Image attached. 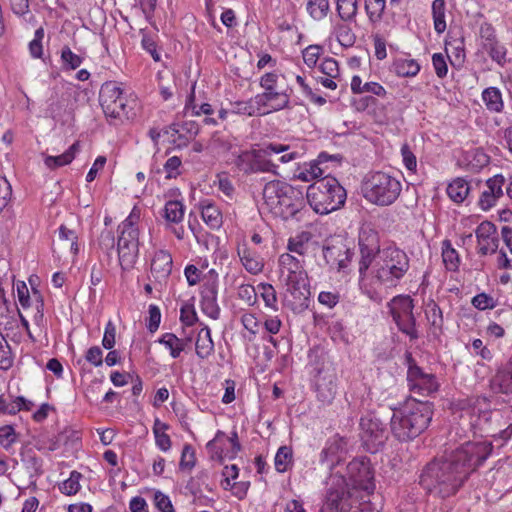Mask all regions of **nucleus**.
<instances>
[{"label":"nucleus","mask_w":512,"mask_h":512,"mask_svg":"<svg viewBox=\"0 0 512 512\" xmlns=\"http://www.w3.org/2000/svg\"><path fill=\"white\" fill-rule=\"evenodd\" d=\"M478 252L481 255L493 254L497 251L499 239L496 226L490 221H483L475 231Z\"/></svg>","instance_id":"a211bd4d"},{"label":"nucleus","mask_w":512,"mask_h":512,"mask_svg":"<svg viewBox=\"0 0 512 512\" xmlns=\"http://www.w3.org/2000/svg\"><path fill=\"white\" fill-rule=\"evenodd\" d=\"M505 182V178L501 174H497L486 181L487 189L482 192L479 199V206L482 210H489L503 196Z\"/></svg>","instance_id":"aec40b11"},{"label":"nucleus","mask_w":512,"mask_h":512,"mask_svg":"<svg viewBox=\"0 0 512 512\" xmlns=\"http://www.w3.org/2000/svg\"><path fill=\"white\" fill-rule=\"evenodd\" d=\"M479 37L481 47L486 45V43H491L499 40L495 28L489 22L481 23L479 27Z\"/></svg>","instance_id":"864d4df0"},{"label":"nucleus","mask_w":512,"mask_h":512,"mask_svg":"<svg viewBox=\"0 0 512 512\" xmlns=\"http://www.w3.org/2000/svg\"><path fill=\"white\" fill-rule=\"evenodd\" d=\"M292 460V450L287 446L278 449L275 456V468L278 472H285Z\"/></svg>","instance_id":"de8ad7c7"},{"label":"nucleus","mask_w":512,"mask_h":512,"mask_svg":"<svg viewBox=\"0 0 512 512\" xmlns=\"http://www.w3.org/2000/svg\"><path fill=\"white\" fill-rule=\"evenodd\" d=\"M393 67L396 74L402 77L415 76L420 70V65L414 59H397Z\"/></svg>","instance_id":"4c0bfd02"},{"label":"nucleus","mask_w":512,"mask_h":512,"mask_svg":"<svg viewBox=\"0 0 512 512\" xmlns=\"http://www.w3.org/2000/svg\"><path fill=\"white\" fill-rule=\"evenodd\" d=\"M290 150L289 145L280 143H269L260 149H255V158L253 164V173L255 172H272L276 173V165L266 157L272 154H279Z\"/></svg>","instance_id":"2eb2a0df"},{"label":"nucleus","mask_w":512,"mask_h":512,"mask_svg":"<svg viewBox=\"0 0 512 512\" xmlns=\"http://www.w3.org/2000/svg\"><path fill=\"white\" fill-rule=\"evenodd\" d=\"M82 475L77 471H72L68 479L59 486L60 491L68 496L75 495L80 489V479Z\"/></svg>","instance_id":"c03bdc74"},{"label":"nucleus","mask_w":512,"mask_h":512,"mask_svg":"<svg viewBox=\"0 0 512 512\" xmlns=\"http://www.w3.org/2000/svg\"><path fill=\"white\" fill-rule=\"evenodd\" d=\"M407 254L395 246L382 249L375 265V277L387 287H394L409 270Z\"/></svg>","instance_id":"423d86ee"},{"label":"nucleus","mask_w":512,"mask_h":512,"mask_svg":"<svg viewBox=\"0 0 512 512\" xmlns=\"http://www.w3.org/2000/svg\"><path fill=\"white\" fill-rule=\"evenodd\" d=\"M98 245L107 253V255H109L115 247V237L113 232L111 230L104 229L98 238Z\"/></svg>","instance_id":"bf43d9fd"},{"label":"nucleus","mask_w":512,"mask_h":512,"mask_svg":"<svg viewBox=\"0 0 512 512\" xmlns=\"http://www.w3.org/2000/svg\"><path fill=\"white\" fill-rule=\"evenodd\" d=\"M482 100L486 108L495 113H500L504 109V102L501 91L496 87H488L482 92Z\"/></svg>","instance_id":"a878e982"},{"label":"nucleus","mask_w":512,"mask_h":512,"mask_svg":"<svg viewBox=\"0 0 512 512\" xmlns=\"http://www.w3.org/2000/svg\"><path fill=\"white\" fill-rule=\"evenodd\" d=\"M79 148L80 144L76 141L63 154L58 156H47L44 159V163L50 169H56L58 167L68 165L74 160Z\"/></svg>","instance_id":"393cba45"},{"label":"nucleus","mask_w":512,"mask_h":512,"mask_svg":"<svg viewBox=\"0 0 512 512\" xmlns=\"http://www.w3.org/2000/svg\"><path fill=\"white\" fill-rule=\"evenodd\" d=\"M235 109L236 113L248 116L263 115L261 107L255 102V97L246 102L235 103Z\"/></svg>","instance_id":"3c124183"},{"label":"nucleus","mask_w":512,"mask_h":512,"mask_svg":"<svg viewBox=\"0 0 512 512\" xmlns=\"http://www.w3.org/2000/svg\"><path fill=\"white\" fill-rule=\"evenodd\" d=\"M162 345L169 350L172 358H178L184 350V342L172 333L162 335Z\"/></svg>","instance_id":"ea45409f"},{"label":"nucleus","mask_w":512,"mask_h":512,"mask_svg":"<svg viewBox=\"0 0 512 512\" xmlns=\"http://www.w3.org/2000/svg\"><path fill=\"white\" fill-rule=\"evenodd\" d=\"M432 63L439 78H444L447 75L448 67L445 57L441 53H435L432 56Z\"/></svg>","instance_id":"774afa93"},{"label":"nucleus","mask_w":512,"mask_h":512,"mask_svg":"<svg viewBox=\"0 0 512 512\" xmlns=\"http://www.w3.org/2000/svg\"><path fill=\"white\" fill-rule=\"evenodd\" d=\"M401 190L400 181L384 172H375L367 176L362 183L364 198L378 206L393 204Z\"/></svg>","instance_id":"39448f33"},{"label":"nucleus","mask_w":512,"mask_h":512,"mask_svg":"<svg viewBox=\"0 0 512 512\" xmlns=\"http://www.w3.org/2000/svg\"><path fill=\"white\" fill-rule=\"evenodd\" d=\"M99 101L106 117L113 120L129 118L128 101L115 82H106L102 85Z\"/></svg>","instance_id":"9d476101"},{"label":"nucleus","mask_w":512,"mask_h":512,"mask_svg":"<svg viewBox=\"0 0 512 512\" xmlns=\"http://www.w3.org/2000/svg\"><path fill=\"white\" fill-rule=\"evenodd\" d=\"M255 158V149L251 151H244L235 160V165L240 171L249 174L253 173V164Z\"/></svg>","instance_id":"09e8293b"},{"label":"nucleus","mask_w":512,"mask_h":512,"mask_svg":"<svg viewBox=\"0 0 512 512\" xmlns=\"http://www.w3.org/2000/svg\"><path fill=\"white\" fill-rule=\"evenodd\" d=\"M33 303L35 304V313L33 315L34 324L40 331L46 332V320L44 317V299L37 288H33Z\"/></svg>","instance_id":"f704fd0d"},{"label":"nucleus","mask_w":512,"mask_h":512,"mask_svg":"<svg viewBox=\"0 0 512 512\" xmlns=\"http://www.w3.org/2000/svg\"><path fill=\"white\" fill-rule=\"evenodd\" d=\"M481 48L500 67H504L510 61L508 59V49L500 40L486 43Z\"/></svg>","instance_id":"b1692460"},{"label":"nucleus","mask_w":512,"mask_h":512,"mask_svg":"<svg viewBox=\"0 0 512 512\" xmlns=\"http://www.w3.org/2000/svg\"><path fill=\"white\" fill-rule=\"evenodd\" d=\"M279 265L282 270L288 273L296 272L302 269L300 261L289 253H283L279 257Z\"/></svg>","instance_id":"6e6d98bb"},{"label":"nucleus","mask_w":512,"mask_h":512,"mask_svg":"<svg viewBox=\"0 0 512 512\" xmlns=\"http://www.w3.org/2000/svg\"><path fill=\"white\" fill-rule=\"evenodd\" d=\"M142 48L151 55L154 61H160V54L158 52V35L149 33H143L141 39Z\"/></svg>","instance_id":"37998d69"},{"label":"nucleus","mask_w":512,"mask_h":512,"mask_svg":"<svg viewBox=\"0 0 512 512\" xmlns=\"http://www.w3.org/2000/svg\"><path fill=\"white\" fill-rule=\"evenodd\" d=\"M17 440V434L10 425L0 427V444L3 448L9 449Z\"/></svg>","instance_id":"13d9d810"},{"label":"nucleus","mask_w":512,"mask_h":512,"mask_svg":"<svg viewBox=\"0 0 512 512\" xmlns=\"http://www.w3.org/2000/svg\"><path fill=\"white\" fill-rule=\"evenodd\" d=\"M338 16L343 22H353L358 13V0H335Z\"/></svg>","instance_id":"bb28decb"},{"label":"nucleus","mask_w":512,"mask_h":512,"mask_svg":"<svg viewBox=\"0 0 512 512\" xmlns=\"http://www.w3.org/2000/svg\"><path fill=\"white\" fill-rule=\"evenodd\" d=\"M163 135L165 136L164 141L173 145L175 148L180 149L186 147L189 143V137L181 131L179 124H172L165 130Z\"/></svg>","instance_id":"7c9ffc66"},{"label":"nucleus","mask_w":512,"mask_h":512,"mask_svg":"<svg viewBox=\"0 0 512 512\" xmlns=\"http://www.w3.org/2000/svg\"><path fill=\"white\" fill-rule=\"evenodd\" d=\"M307 241L308 237L304 233L294 238H290L288 241L287 249L290 252L303 255L305 253V245Z\"/></svg>","instance_id":"680f3d73"},{"label":"nucleus","mask_w":512,"mask_h":512,"mask_svg":"<svg viewBox=\"0 0 512 512\" xmlns=\"http://www.w3.org/2000/svg\"><path fill=\"white\" fill-rule=\"evenodd\" d=\"M433 410L428 402L409 401L393 412L391 432L400 441H409L423 433L432 420Z\"/></svg>","instance_id":"f03ea898"},{"label":"nucleus","mask_w":512,"mask_h":512,"mask_svg":"<svg viewBox=\"0 0 512 512\" xmlns=\"http://www.w3.org/2000/svg\"><path fill=\"white\" fill-rule=\"evenodd\" d=\"M358 245L361 256L359 273L364 276L376 257L381 255L379 233L369 225L363 226L359 232Z\"/></svg>","instance_id":"9b49d317"},{"label":"nucleus","mask_w":512,"mask_h":512,"mask_svg":"<svg viewBox=\"0 0 512 512\" xmlns=\"http://www.w3.org/2000/svg\"><path fill=\"white\" fill-rule=\"evenodd\" d=\"M306 9L312 19L320 21L330 10L329 0H308Z\"/></svg>","instance_id":"58836bf2"},{"label":"nucleus","mask_w":512,"mask_h":512,"mask_svg":"<svg viewBox=\"0 0 512 512\" xmlns=\"http://www.w3.org/2000/svg\"><path fill=\"white\" fill-rule=\"evenodd\" d=\"M214 351V343L210 337V330L203 328L196 342V354L201 359L208 358Z\"/></svg>","instance_id":"c85d7f7f"},{"label":"nucleus","mask_w":512,"mask_h":512,"mask_svg":"<svg viewBox=\"0 0 512 512\" xmlns=\"http://www.w3.org/2000/svg\"><path fill=\"white\" fill-rule=\"evenodd\" d=\"M201 216L203 221L212 229L219 228L222 224L221 212L214 204H203Z\"/></svg>","instance_id":"72a5a7b5"},{"label":"nucleus","mask_w":512,"mask_h":512,"mask_svg":"<svg viewBox=\"0 0 512 512\" xmlns=\"http://www.w3.org/2000/svg\"><path fill=\"white\" fill-rule=\"evenodd\" d=\"M263 200L269 212L282 220L295 217L305 206L301 191L279 180L266 183Z\"/></svg>","instance_id":"7ed1b4c3"},{"label":"nucleus","mask_w":512,"mask_h":512,"mask_svg":"<svg viewBox=\"0 0 512 512\" xmlns=\"http://www.w3.org/2000/svg\"><path fill=\"white\" fill-rule=\"evenodd\" d=\"M60 58L64 70H75L80 67L83 62V58L75 54L69 46L62 48Z\"/></svg>","instance_id":"a19ab883"},{"label":"nucleus","mask_w":512,"mask_h":512,"mask_svg":"<svg viewBox=\"0 0 512 512\" xmlns=\"http://www.w3.org/2000/svg\"><path fill=\"white\" fill-rule=\"evenodd\" d=\"M44 38V29L39 27L34 34V39L29 43V52L33 58H41L43 54L42 40Z\"/></svg>","instance_id":"5fc2aeb1"},{"label":"nucleus","mask_w":512,"mask_h":512,"mask_svg":"<svg viewBox=\"0 0 512 512\" xmlns=\"http://www.w3.org/2000/svg\"><path fill=\"white\" fill-rule=\"evenodd\" d=\"M360 438L366 451L379 452L388 439L387 424L376 413H368L360 419Z\"/></svg>","instance_id":"6e6552de"},{"label":"nucleus","mask_w":512,"mask_h":512,"mask_svg":"<svg viewBox=\"0 0 512 512\" xmlns=\"http://www.w3.org/2000/svg\"><path fill=\"white\" fill-rule=\"evenodd\" d=\"M182 160L178 156L170 157L164 164L163 169L166 179H175L181 174Z\"/></svg>","instance_id":"8fccbe9b"},{"label":"nucleus","mask_w":512,"mask_h":512,"mask_svg":"<svg viewBox=\"0 0 512 512\" xmlns=\"http://www.w3.org/2000/svg\"><path fill=\"white\" fill-rule=\"evenodd\" d=\"M442 258L447 270L456 271L458 269L460 258L449 240L442 242Z\"/></svg>","instance_id":"e433bc0d"},{"label":"nucleus","mask_w":512,"mask_h":512,"mask_svg":"<svg viewBox=\"0 0 512 512\" xmlns=\"http://www.w3.org/2000/svg\"><path fill=\"white\" fill-rule=\"evenodd\" d=\"M390 314L400 332L407 335L410 340L419 338L416 328V318L413 313L414 303L409 295H398L388 303Z\"/></svg>","instance_id":"1a4fd4ad"},{"label":"nucleus","mask_w":512,"mask_h":512,"mask_svg":"<svg viewBox=\"0 0 512 512\" xmlns=\"http://www.w3.org/2000/svg\"><path fill=\"white\" fill-rule=\"evenodd\" d=\"M116 327L112 321H108L105 326L102 345L105 349H112L115 345Z\"/></svg>","instance_id":"0e129e2a"},{"label":"nucleus","mask_w":512,"mask_h":512,"mask_svg":"<svg viewBox=\"0 0 512 512\" xmlns=\"http://www.w3.org/2000/svg\"><path fill=\"white\" fill-rule=\"evenodd\" d=\"M241 262L245 269L251 274H258L263 269V263L247 249H243L242 253L239 251Z\"/></svg>","instance_id":"79ce46f5"},{"label":"nucleus","mask_w":512,"mask_h":512,"mask_svg":"<svg viewBox=\"0 0 512 512\" xmlns=\"http://www.w3.org/2000/svg\"><path fill=\"white\" fill-rule=\"evenodd\" d=\"M258 288L265 305L272 310L277 311V294L274 287L268 283H261L258 285Z\"/></svg>","instance_id":"a18cd8bd"},{"label":"nucleus","mask_w":512,"mask_h":512,"mask_svg":"<svg viewBox=\"0 0 512 512\" xmlns=\"http://www.w3.org/2000/svg\"><path fill=\"white\" fill-rule=\"evenodd\" d=\"M200 307L202 312L213 320L220 317V307L217 303L218 284L216 279L206 281L201 289Z\"/></svg>","instance_id":"f3484780"},{"label":"nucleus","mask_w":512,"mask_h":512,"mask_svg":"<svg viewBox=\"0 0 512 512\" xmlns=\"http://www.w3.org/2000/svg\"><path fill=\"white\" fill-rule=\"evenodd\" d=\"M279 75L275 72L265 73L260 78V86L263 88V92L275 91L277 90Z\"/></svg>","instance_id":"69168bd1"},{"label":"nucleus","mask_w":512,"mask_h":512,"mask_svg":"<svg viewBox=\"0 0 512 512\" xmlns=\"http://www.w3.org/2000/svg\"><path fill=\"white\" fill-rule=\"evenodd\" d=\"M445 11V0H434L432 2V17L434 22V30L436 31L437 34H442L446 30Z\"/></svg>","instance_id":"473e14b6"},{"label":"nucleus","mask_w":512,"mask_h":512,"mask_svg":"<svg viewBox=\"0 0 512 512\" xmlns=\"http://www.w3.org/2000/svg\"><path fill=\"white\" fill-rule=\"evenodd\" d=\"M347 441L335 436L329 440L327 446L320 454V462L327 468L332 469L341 460V454L346 451Z\"/></svg>","instance_id":"412c9836"},{"label":"nucleus","mask_w":512,"mask_h":512,"mask_svg":"<svg viewBox=\"0 0 512 512\" xmlns=\"http://www.w3.org/2000/svg\"><path fill=\"white\" fill-rule=\"evenodd\" d=\"M364 8L369 22L372 24L379 23L383 19L386 0H365Z\"/></svg>","instance_id":"2f4dec72"},{"label":"nucleus","mask_w":512,"mask_h":512,"mask_svg":"<svg viewBox=\"0 0 512 512\" xmlns=\"http://www.w3.org/2000/svg\"><path fill=\"white\" fill-rule=\"evenodd\" d=\"M12 365L13 356L11 348L3 334L0 332V369L8 370Z\"/></svg>","instance_id":"49530a36"},{"label":"nucleus","mask_w":512,"mask_h":512,"mask_svg":"<svg viewBox=\"0 0 512 512\" xmlns=\"http://www.w3.org/2000/svg\"><path fill=\"white\" fill-rule=\"evenodd\" d=\"M138 220L139 212H136V208H134L118 227L117 253L119 264L123 270L131 269L138 257L139 231L136 226Z\"/></svg>","instance_id":"0eeeda50"},{"label":"nucleus","mask_w":512,"mask_h":512,"mask_svg":"<svg viewBox=\"0 0 512 512\" xmlns=\"http://www.w3.org/2000/svg\"><path fill=\"white\" fill-rule=\"evenodd\" d=\"M160 325V309L157 305L149 306V317L146 319V327L150 333H155Z\"/></svg>","instance_id":"052dcab7"},{"label":"nucleus","mask_w":512,"mask_h":512,"mask_svg":"<svg viewBox=\"0 0 512 512\" xmlns=\"http://www.w3.org/2000/svg\"><path fill=\"white\" fill-rule=\"evenodd\" d=\"M347 474L356 488L364 491L374 489V473L366 459H353L347 465Z\"/></svg>","instance_id":"ddd939ff"},{"label":"nucleus","mask_w":512,"mask_h":512,"mask_svg":"<svg viewBox=\"0 0 512 512\" xmlns=\"http://www.w3.org/2000/svg\"><path fill=\"white\" fill-rule=\"evenodd\" d=\"M320 69L323 74L330 78H336L339 75L338 62L333 58H326L322 61Z\"/></svg>","instance_id":"338daca9"},{"label":"nucleus","mask_w":512,"mask_h":512,"mask_svg":"<svg viewBox=\"0 0 512 512\" xmlns=\"http://www.w3.org/2000/svg\"><path fill=\"white\" fill-rule=\"evenodd\" d=\"M255 102L261 107L263 115L289 108L290 96L286 91L262 92L255 96Z\"/></svg>","instance_id":"6ab92c4d"},{"label":"nucleus","mask_w":512,"mask_h":512,"mask_svg":"<svg viewBox=\"0 0 512 512\" xmlns=\"http://www.w3.org/2000/svg\"><path fill=\"white\" fill-rule=\"evenodd\" d=\"M287 291L294 297L298 303H287L292 310L304 309L308 307V303H305L308 300L310 295V290L308 284L287 286Z\"/></svg>","instance_id":"cd10ccee"},{"label":"nucleus","mask_w":512,"mask_h":512,"mask_svg":"<svg viewBox=\"0 0 512 512\" xmlns=\"http://www.w3.org/2000/svg\"><path fill=\"white\" fill-rule=\"evenodd\" d=\"M336 394V384L333 381L317 384V396L324 403L332 401Z\"/></svg>","instance_id":"603ef678"},{"label":"nucleus","mask_w":512,"mask_h":512,"mask_svg":"<svg viewBox=\"0 0 512 512\" xmlns=\"http://www.w3.org/2000/svg\"><path fill=\"white\" fill-rule=\"evenodd\" d=\"M491 389L496 393H512V374L507 366L500 368L490 381Z\"/></svg>","instance_id":"5701e85b"},{"label":"nucleus","mask_w":512,"mask_h":512,"mask_svg":"<svg viewBox=\"0 0 512 512\" xmlns=\"http://www.w3.org/2000/svg\"><path fill=\"white\" fill-rule=\"evenodd\" d=\"M346 197V190L336 178L329 175L309 185L306 193L311 208L321 215L340 209L345 204Z\"/></svg>","instance_id":"20e7f679"},{"label":"nucleus","mask_w":512,"mask_h":512,"mask_svg":"<svg viewBox=\"0 0 512 512\" xmlns=\"http://www.w3.org/2000/svg\"><path fill=\"white\" fill-rule=\"evenodd\" d=\"M353 253L346 247L345 241L340 237L331 238L323 246V256L328 264H336L339 269L347 267V262Z\"/></svg>","instance_id":"4468645a"},{"label":"nucleus","mask_w":512,"mask_h":512,"mask_svg":"<svg viewBox=\"0 0 512 512\" xmlns=\"http://www.w3.org/2000/svg\"><path fill=\"white\" fill-rule=\"evenodd\" d=\"M470 187L462 178L453 180L447 187V194L456 203L463 202L469 194Z\"/></svg>","instance_id":"c756f323"},{"label":"nucleus","mask_w":512,"mask_h":512,"mask_svg":"<svg viewBox=\"0 0 512 512\" xmlns=\"http://www.w3.org/2000/svg\"><path fill=\"white\" fill-rule=\"evenodd\" d=\"M490 442H466L423 468L419 484L429 494L445 499L455 495L470 474L491 454Z\"/></svg>","instance_id":"f257e3e1"},{"label":"nucleus","mask_w":512,"mask_h":512,"mask_svg":"<svg viewBox=\"0 0 512 512\" xmlns=\"http://www.w3.org/2000/svg\"><path fill=\"white\" fill-rule=\"evenodd\" d=\"M166 228L169 229L178 239H182L184 228L181 222L184 218V205L179 200H168L165 203L164 214Z\"/></svg>","instance_id":"dca6fc26"},{"label":"nucleus","mask_w":512,"mask_h":512,"mask_svg":"<svg viewBox=\"0 0 512 512\" xmlns=\"http://www.w3.org/2000/svg\"><path fill=\"white\" fill-rule=\"evenodd\" d=\"M406 361L408 386L413 393L424 396L437 391L438 383L433 374L424 373L410 353L406 354Z\"/></svg>","instance_id":"f8f14e48"},{"label":"nucleus","mask_w":512,"mask_h":512,"mask_svg":"<svg viewBox=\"0 0 512 512\" xmlns=\"http://www.w3.org/2000/svg\"><path fill=\"white\" fill-rule=\"evenodd\" d=\"M347 22L338 23L334 26V33L339 44L345 48L352 47L356 42V36Z\"/></svg>","instance_id":"c9c22d12"},{"label":"nucleus","mask_w":512,"mask_h":512,"mask_svg":"<svg viewBox=\"0 0 512 512\" xmlns=\"http://www.w3.org/2000/svg\"><path fill=\"white\" fill-rule=\"evenodd\" d=\"M196 457L194 449L190 445H185L182 449L181 459H180V469L181 470H191L195 466Z\"/></svg>","instance_id":"4d7b16f0"},{"label":"nucleus","mask_w":512,"mask_h":512,"mask_svg":"<svg viewBox=\"0 0 512 512\" xmlns=\"http://www.w3.org/2000/svg\"><path fill=\"white\" fill-rule=\"evenodd\" d=\"M321 47L310 45L303 50V60L308 67H314L319 59Z\"/></svg>","instance_id":"e2e57ef3"},{"label":"nucleus","mask_w":512,"mask_h":512,"mask_svg":"<svg viewBox=\"0 0 512 512\" xmlns=\"http://www.w3.org/2000/svg\"><path fill=\"white\" fill-rule=\"evenodd\" d=\"M425 316L430 324V330L433 335H440L443 329V313L437 303L430 301L425 306Z\"/></svg>","instance_id":"4be33fe9"}]
</instances>
